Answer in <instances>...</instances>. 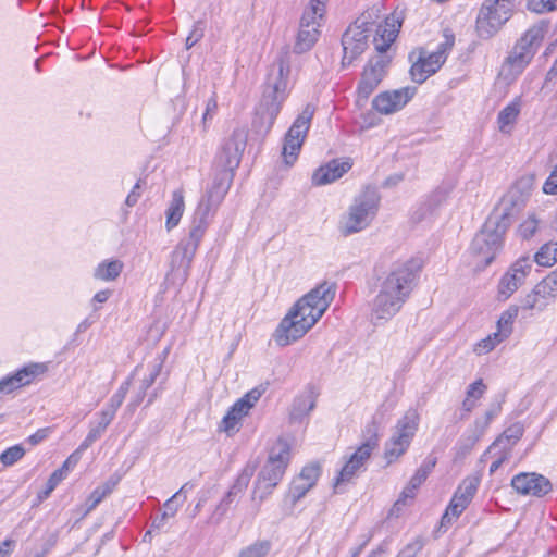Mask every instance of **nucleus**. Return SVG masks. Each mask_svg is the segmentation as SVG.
<instances>
[{
	"mask_svg": "<svg viewBox=\"0 0 557 557\" xmlns=\"http://www.w3.org/2000/svg\"><path fill=\"white\" fill-rule=\"evenodd\" d=\"M377 446V436L374 433L348 459L336 479L335 487L349 482L370 458L372 450Z\"/></svg>",
	"mask_w": 557,
	"mask_h": 557,
	"instance_id": "nucleus-16",
	"label": "nucleus"
},
{
	"mask_svg": "<svg viewBox=\"0 0 557 557\" xmlns=\"http://www.w3.org/2000/svg\"><path fill=\"white\" fill-rule=\"evenodd\" d=\"M436 465L435 457H428L410 479L409 484L412 488H418L426 480Z\"/></svg>",
	"mask_w": 557,
	"mask_h": 557,
	"instance_id": "nucleus-41",
	"label": "nucleus"
},
{
	"mask_svg": "<svg viewBox=\"0 0 557 557\" xmlns=\"http://www.w3.org/2000/svg\"><path fill=\"white\" fill-rule=\"evenodd\" d=\"M240 422L242 420L235 413L232 414V409H230L221 421L219 430L227 435H233L239 431Z\"/></svg>",
	"mask_w": 557,
	"mask_h": 557,
	"instance_id": "nucleus-48",
	"label": "nucleus"
},
{
	"mask_svg": "<svg viewBox=\"0 0 557 557\" xmlns=\"http://www.w3.org/2000/svg\"><path fill=\"white\" fill-rule=\"evenodd\" d=\"M478 490V480L467 478L456 490L446 511L442 516L441 525L447 527L457 519L471 503Z\"/></svg>",
	"mask_w": 557,
	"mask_h": 557,
	"instance_id": "nucleus-12",
	"label": "nucleus"
},
{
	"mask_svg": "<svg viewBox=\"0 0 557 557\" xmlns=\"http://www.w3.org/2000/svg\"><path fill=\"white\" fill-rule=\"evenodd\" d=\"M289 445L284 440H277L272 446L267 462H271L276 466H282L283 469L287 468L289 462Z\"/></svg>",
	"mask_w": 557,
	"mask_h": 557,
	"instance_id": "nucleus-34",
	"label": "nucleus"
},
{
	"mask_svg": "<svg viewBox=\"0 0 557 557\" xmlns=\"http://www.w3.org/2000/svg\"><path fill=\"white\" fill-rule=\"evenodd\" d=\"M486 389L485 384L482 380H478L474 383L470 384L467 391L468 397L480 398Z\"/></svg>",
	"mask_w": 557,
	"mask_h": 557,
	"instance_id": "nucleus-61",
	"label": "nucleus"
},
{
	"mask_svg": "<svg viewBox=\"0 0 557 557\" xmlns=\"http://www.w3.org/2000/svg\"><path fill=\"white\" fill-rule=\"evenodd\" d=\"M419 425V414L416 410H408L398 420L391 440L385 445V458L388 462L396 460L408 449Z\"/></svg>",
	"mask_w": 557,
	"mask_h": 557,
	"instance_id": "nucleus-8",
	"label": "nucleus"
},
{
	"mask_svg": "<svg viewBox=\"0 0 557 557\" xmlns=\"http://www.w3.org/2000/svg\"><path fill=\"white\" fill-rule=\"evenodd\" d=\"M417 272L412 261L394 264L381 284L375 297L373 315L377 320H388L395 315L411 294Z\"/></svg>",
	"mask_w": 557,
	"mask_h": 557,
	"instance_id": "nucleus-3",
	"label": "nucleus"
},
{
	"mask_svg": "<svg viewBox=\"0 0 557 557\" xmlns=\"http://www.w3.org/2000/svg\"><path fill=\"white\" fill-rule=\"evenodd\" d=\"M488 425L490 423L483 417L478 418L474 421L472 429L470 430V435L475 437L476 440H480L485 433Z\"/></svg>",
	"mask_w": 557,
	"mask_h": 557,
	"instance_id": "nucleus-60",
	"label": "nucleus"
},
{
	"mask_svg": "<svg viewBox=\"0 0 557 557\" xmlns=\"http://www.w3.org/2000/svg\"><path fill=\"white\" fill-rule=\"evenodd\" d=\"M189 483H185L180 491H177L171 498L164 503L165 510L163 511L164 517H174L177 512L180 505L186 500V493L189 490Z\"/></svg>",
	"mask_w": 557,
	"mask_h": 557,
	"instance_id": "nucleus-40",
	"label": "nucleus"
},
{
	"mask_svg": "<svg viewBox=\"0 0 557 557\" xmlns=\"http://www.w3.org/2000/svg\"><path fill=\"white\" fill-rule=\"evenodd\" d=\"M370 22L363 14L361 18L350 26L342 37V45L344 57L342 60L343 65L351 64L368 47Z\"/></svg>",
	"mask_w": 557,
	"mask_h": 557,
	"instance_id": "nucleus-10",
	"label": "nucleus"
},
{
	"mask_svg": "<svg viewBox=\"0 0 557 557\" xmlns=\"http://www.w3.org/2000/svg\"><path fill=\"white\" fill-rule=\"evenodd\" d=\"M534 260L542 267H552L557 262V243H546L534 255Z\"/></svg>",
	"mask_w": 557,
	"mask_h": 557,
	"instance_id": "nucleus-38",
	"label": "nucleus"
},
{
	"mask_svg": "<svg viewBox=\"0 0 557 557\" xmlns=\"http://www.w3.org/2000/svg\"><path fill=\"white\" fill-rule=\"evenodd\" d=\"M445 61V57L442 53L433 51L425 55L424 52H420L417 62L410 69L412 79L419 84L423 83L428 77L436 73Z\"/></svg>",
	"mask_w": 557,
	"mask_h": 557,
	"instance_id": "nucleus-22",
	"label": "nucleus"
},
{
	"mask_svg": "<svg viewBox=\"0 0 557 557\" xmlns=\"http://www.w3.org/2000/svg\"><path fill=\"white\" fill-rule=\"evenodd\" d=\"M256 471V465L248 463L244 467L239 475L237 476L235 483L232 485L230 491L226 493V495L223 497V499L216 506L213 518H216V521L219 522L222 517L230 509L231 504L235 500V498L244 493V491L248 487L249 482L255 474Z\"/></svg>",
	"mask_w": 557,
	"mask_h": 557,
	"instance_id": "nucleus-21",
	"label": "nucleus"
},
{
	"mask_svg": "<svg viewBox=\"0 0 557 557\" xmlns=\"http://www.w3.org/2000/svg\"><path fill=\"white\" fill-rule=\"evenodd\" d=\"M115 414L107 409H102L99 412V421L97 422L103 430H107V428L110 425V423L113 421Z\"/></svg>",
	"mask_w": 557,
	"mask_h": 557,
	"instance_id": "nucleus-63",
	"label": "nucleus"
},
{
	"mask_svg": "<svg viewBox=\"0 0 557 557\" xmlns=\"http://www.w3.org/2000/svg\"><path fill=\"white\" fill-rule=\"evenodd\" d=\"M314 112L315 107L308 103L286 133L282 156L287 165L294 164L297 160L304 140L310 128Z\"/></svg>",
	"mask_w": 557,
	"mask_h": 557,
	"instance_id": "nucleus-9",
	"label": "nucleus"
},
{
	"mask_svg": "<svg viewBox=\"0 0 557 557\" xmlns=\"http://www.w3.org/2000/svg\"><path fill=\"white\" fill-rule=\"evenodd\" d=\"M391 59L385 54L372 57L364 66L358 85V99L368 100L370 95L377 88L384 76Z\"/></svg>",
	"mask_w": 557,
	"mask_h": 557,
	"instance_id": "nucleus-11",
	"label": "nucleus"
},
{
	"mask_svg": "<svg viewBox=\"0 0 557 557\" xmlns=\"http://www.w3.org/2000/svg\"><path fill=\"white\" fill-rule=\"evenodd\" d=\"M380 195L375 188L367 187L358 197L339 222V231L347 236L366 228L376 215Z\"/></svg>",
	"mask_w": 557,
	"mask_h": 557,
	"instance_id": "nucleus-6",
	"label": "nucleus"
},
{
	"mask_svg": "<svg viewBox=\"0 0 557 557\" xmlns=\"http://www.w3.org/2000/svg\"><path fill=\"white\" fill-rule=\"evenodd\" d=\"M547 32L548 24L543 21L530 27L505 59L500 76L508 82L516 79L533 59Z\"/></svg>",
	"mask_w": 557,
	"mask_h": 557,
	"instance_id": "nucleus-5",
	"label": "nucleus"
},
{
	"mask_svg": "<svg viewBox=\"0 0 557 557\" xmlns=\"http://www.w3.org/2000/svg\"><path fill=\"white\" fill-rule=\"evenodd\" d=\"M504 339H506L505 336H503L499 332H495V333L488 335L486 338L480 341L475 345L474 351L478 355H485V354L490 352L491 350H493L495 348V346L498 345L499 343H502Z\"/></svg>",
	"mask_w": 557,
	"mask_h": 557,
	"instance_id": "nucleus-43",
	"label": "nucleus"
},
{
	"mask_svg": "<svg viewBox=\"0 0 557 557\" xmlns=\"http://www.w3.org/2000/svg\"><path fill=\"white\" fill-rule=\"evenodd\" d=\"M120 482L119 475L110 476L106 482L96 487L86 500L85 515L92 511L107 496H109Z\"/></svg>",
	"mask_w": 557,
	"mask_h": 557,
	"instance_id": "nucleus-27",
	"label": "nucleus"
},
{
	"mask_svg": "<svg viewBox=\"0 0 557 557\" xmlns=\"http://www.w3.org/2000/svg\"><path fill=\"white\" fill-rule=\"evenodd\" d=\"M106 432L98 423H91L89 432L86 436V438L83 441V443L79 445L76 453L86 450L89 448L94 442H96L98 438L102 436V434Z\"/></svg>",
	"mask_w": 557,
	"mask_h": 557,
	"instance_id": "nucleus-50",
	"label": "nucleus"
},
{
	"mask_svg": "<svg viewBox=\"0 0 557 557\" xmlns=\"http://www.w3.org/2000/svg\"><path fill=\"white\" fill-rule=\"evenodd\" d=\"M523 425L520 423H515L507 428L488 447L487 454H491L498 449V447L509 446L510 450L512 446L521 438L523 435Z\"/></svg>",
	"mask_w": 557,
	"mask_h": 557,
	"instance_id": "nucleus-29",
	"label": "nucleus"
},
{
	"mask_svg": "<svg viewBox=\"0 0 557 557\" xmlns=\"http://www.w3.org/2000/svg\"><path fill=\"white\" fill-rule=\"evenodd\" d=\"M262 393L263 389L261 388H253L250 392H248L231 407L232 414L235 413L237 418L243 420V418L249 413V410L260 399Z\"/></svg>",
	"mask_w": 557,
	"mask_h": 557,
	"instance_id": "nucleus-31",
	"label": "nucleus"
},
{
	"mask_svg": "<svg viewBox=\"0 0 557 557\" xmlns=\"http://www.w3.org/2000/svg\"><path fill=\"white\" fill-rule=\"evenodd\" d=\"M139 188H140V181L135 184L132 191L126 197L125 202L127 206L133 207L137 203L139 197H140L139 193L137 191Z\"/></svg>",
	"mask_w": 557,
	"mask_h": 557,
	"instance_id": "nucleus-64",
	"label": "nucleus"
},
{
	"mask_svg": "<svg viewBox=\"0 0 557 557\" xmlns=\"http://www.w3.org/2000/svg\"><path fill=\"white\" fill-rule=\"evenodd\" d=\"M326 300L320 301V304L315 307L309 306L308 304H301V298L295 304L290 312H294L299 315L301 321H307L308 319L314 320V324L319 321V319L325 312Z\"/></svg>",
	"mask_w": 557,
	"mask_h": 557,
	"instance_id": "nucleus-32",
	"label": "nucleus"
},
{
	"mask_svg": "<svg viewBox=\"0 0 557 557\" xmlns=\"http://www.w3.org/2000/svg\"><path fill=\"white\" fill-rule=\"evenodd\" d=\"M327 0H311L309 7L305 10L300 23L320 25L325 12V3Z\"/></svg>",
	"mask_w": 557,
	"mask_h": 557,
	"instance_id": "nucleus-37",
	"label": "nucleus"
},
{
	"mask_svg": "<svg viewBox=\"0 0 557 557\" xmlns=\"http://www.w3.org/2000/svg\"><path fill=\"white\" fill-rule=\"evenodd\" d=\"M205 35L203 23L198 21L194 24L191 32L186 38V49L194 47Z\"/></svg>",
	"mask_w": 557,
	"mask_h": 557,
	"instance_id": "nucleus-54",
	"label": "nucleus"
},
{
	"mask_svg": "<svg viewBox=\"0 0 557 557\" xmlns=\"http://www.w3.org/2000/svg\"><path fill=\"white\" fill-rule=\"evenodd\" d=\"M65 479V473L63 469L55 470L50 478L47 481V487L44 492V496L47 497L55 487L57 485Z\"/></svg>",
	"mask_w": 557,
	"mask_h": 557,
	"instance_id": "nucleus-58",
	"label": "nucleus"
},
{
	"mask_svg": "<svg viewBox=\"0 0 557 557\" xmlns=\"http://www.w3.org/2000/svg\"><path fill=\"white\" fill-rule=\"evenodd\" d=\"M498 448H499V451L495 453V460L492 462V465L490 467L491 474H493L496 470H498L500 468V466L505 461H507L511 456L509 446H503V447H498Z\"/></svg>",
	"mask_w": 557,
	"mask_h": 557,
	"instance_id": "nucleus-55",
	"label": "nucleus"
},
{
	"mask_svg": "<svg viewBox=\"0 0 557 557\" xmlns=\"http://www.w3.org/2000/svg\"><path fill=\"white\" fill-rule=\"evenodd\" d=\"M129 381L124 382L117 392L110 398L108 405L104 409L111 411L112 413L116 414L117 409L123 404L125 396L129 389Z\"/></svg>",
	"mask_w": 557,
	"mask_h": 557,
	"instance_id": "nucleus-47",
	"label": "nucleus"
},
{
	"mask_svg": "<svg viewBox=\"0 0 557 557\" xmlns=\"http://www.w3.org/2000/svg\"><path fill=\"white\" fill-rule=\"evenodd\" d=\"M313 325L314 320L301 321L298 314L289 311L277 326L274 339L280 346H287L301 338Z\"/></svg>",
	"mask_w": 557,
	"mask_h": 557,
	"instance_id": "nucleus-14",
	"label": "nucleus"
},
{
	"mask_svg": "<svg viewBox=\"0 0 557 557\" xmlns=\"http://www.w3.org/2000/svg\"><path fill=\"white\" fill-rule=\"evenodd\" d=\"M271 544L269 541H258L239 554L240 557H265L270 552Z\"/></svg>",
	"mask_w": 557,
	"mask_h": 557,
	"instance_id": "nucleus-45",
	"label": "nucleus"
},
{
	"mask_svg": "<svg viewBox=\"0 0 557 557\" xmlns=\"http://www.w3.org/2000/svg\"><path fill=\"white\" fill-rule=\"evenodd\" d=\"M511 486L519 494L535 497H542L552 491L549 480L535 472H522L515 475L511 480Z\"/></svg>",
	"mask_w": 557,
	"mask_h": 557,
	"instance_id": "nucleus-17",
	"label": "nucleus"
},
{
	"mask_svg": "<svg viewBox=\"0 0 557 557\" xmlns=\"http://www.w3.org/2000/svg\"><path fill=\"white\" fill-rule=\"evenodd\" d=\"M400 22L394 16L386 17L385 24L380 25L374 37V46L379 54H384L396 39Z\"/></svg>",
	"mask_w": 557,
	"mask_h": 557,
	"instance_id": "nucleus-24",
	"label": "nucleus"
},
{
	"mask_svg": "<svg viewBox=\"0 0 557 557\" xmlns=\"http://www.w3.org/2000/svg\"><path fill=\"white\" fill-rule=\"evenodd\" d=\"M413 95L414 88L410 87L383 91L373 99L372 107L381 114H392L405 107Z\"/></svg>",
	"mask_w": 557,
	"mask_h": 557,
	"instance_id": "nucleus-19",
	"label": "nucleus"
},
{
	"mask_svg": "<svg viewBox=\"0 0 557 557\" xmlns=\"http://www.w3.org/2000/svg\"><path fill=\"white\" fill-rule=\"evenodd\" d=\"M319 26L313 24L300 23V28L295 44V51L302 53L312 48L319 37Z\"/></svg>",
	"mask_w": 557,
	"mask_h": 557,
	"instance_id": "nucleus-28",
	"label": "nucleus"
},
{
	"mask_svg": "<svg viewBox=\"0 0 557 557\" xmlns=\"http://www.w3.org/2000/svg\"><path fill=\"white\" fill-rule=\"evenodd\" d=\"M163 367V359H160L156 364H153L152 370L148 377L144 379L141 382V394L139 395L136 405L139 404L144 396L146 391L154 383L156 379L159 376L161 369Z\"/></svg>",
	"mask_w": 557,
	"mask_h": 557,
	"instance_id": "nucleus-49",
	"label": "nucleus"
},
{
	"mask_svg": "<svg viewBox=\"0 0 557 557\" xmlns=\"http://www.w3.org/2000/svg\"><path fill=\"white\" fill-rule=\"evenodd\" d=\"M511 0H485L476 17L479 37L488 39L510 18Z\"/></svg>",
	"mask_w": 557,
	"mask_h": 557,
	"instance_id": "nucleus-7",
	"label": "nucleus"
},
{
	"mask_svg": "<svg viewBox=\"0 0 557 557\" xmlns=\"http://www.w3.org/2000/svg\"><path fill=\"white\" fill-rule=\"evenodd\" d=\"M47 371L45 363H29L13 375L0 380V394H9L20 387L29 385L37 376Z\"/></svg>",
	"mask_w": 557,
	"mask_h": 557,
	"instance_id": "nucleus-20",
	"label": "nucleus"
},
{
	"mask_svg": "<svg viewBox=\"0 0 557 557\" xmlns=\"http://www.w3.org/2000/svg\"><path fill=\"white\" fill-rule=\"evenodd\" d=\"M537 228V220L534 215L529 216L523 223L519 226L520 235L523 238H530Z\"/></svg>",
	"mask_w": 557,
	"mask_h": 557,
	"instance_id": "nucleus-57",
	"label": "nucleus"
},
{
	"mask_svg": "<svg viewBox=\"0 0 557 557\" xmlns=\"http://www.w3.org/2000/svg\"><path fill=\"white\" fill-rule=\"evenodd\" d=\"M545 194L557 195V168L552 172L543 186Z\"/></svg>",
	"mask_w": 557,
	"mask_h": 557,
	"instance_id": "nucleus-62",
	"label": "nucleus"
},
{
	"mask_svg": "<svg viewBox=\"0 0 557 557\" xmlns=\"http://www.w3.org/2000/svg\"><path fill=\"white\" fill-rule=\"evenodd\" d=\"M536 293L548 302L557 297V269L535 285Z\"/></svg>",
	"mask_w": 557,
	"mask_h": 557,
	"instance_id": "nucleus-36",
	"label": "nucleus"
},
{
	"mask_svg": "<svg viewBox=\"0 0 557 557\" xmlns=\"http://www.w3.org/2000/svg\"><path fill=\"white\" fill-rule=\"evenodd\" d=\"M246 147V134L242 129H235L222 147L218 157L220 172H228L233 175L234 170L239 165L242 154Z\"/></svg>",
	"mask_w": 557,
	"mask_h": 557,
	"instance_id": "nucleus-13",
	"label": "nucleus"
},
{
	"mask_svg": "<svg viewBox=\"0 0 557 557\" xmlns=\"http://www.w3.org/2000/svg\"><path fill=\"white\" fill-rule=\"evenodd\" d=\"M443 39L444 40L438 45L435 52L442 53L446 60L449 51L455 45V35L450 29L445 28L443 32Z\"/></svg>",
	"mask_w": 557,
	"mask_h": 557,
	"instance_id": "nucleus-52",
	"label": "nucleus"
},
{
	"mask_svg": "<svg viewBox=\"0 0 557 557\" xmlns=\"http://www.w3.org/2000/svg\"><path fill=\"white\" fill-rule=\"evenodd\" d=\"M335 285L329 282H323L319 284L315 288L310 290L301 298V304H308L310 307L315 305L318 306L320 301L326 300L325 311L334 299L335 296Z\"/></svg>",
	"mask_w": 557,
	"mask_h": 557,
	"instance_id": "nucleus-26",
	"label": "nucleus"
},
{
	"mask_svg": "<svg viewBox=\"0 0 557 557\" xmlns=\"http://www.w3.org/2000/svg\"><path fill=\"white\" fill-rule=\"evenodd\" d=\"M232 183V174L219 172L212 186L200 199L191 219L188 234L176 245L171 256V272L184 283L188 275L193 259L209 226V216L213 215L222 203Z\"/></svg>",
	"mask_w": 557,
	"mask_h": 557,
	"instance_id": "nucleus-1",
	"label": "nucleus"
},
{
	"mask_svg": "<svg viewBox=\"0 0 557 557\" xmlns=\"http://www.w3.org/2000/svg\"><path fill=\"white\" fill-rule=\"evenodd\" d=\"M314 407L315 401L311 395L298 397L293 404L290 420L301 421Z\"/></svg>",
	"mask_w": 557,
	"mask_h": 557,
	"instance_id": "nucleus-35",
	"label": "nucleus"
},
{
	"mask_svg": "<svg viewBox=\"0 0 557 557\" xmlns=\"http://www.w3.org/2000/svg\"><path fill=\"white\" fill-rule=\"evenodd\" d=\"M522 200L517 191L508 193L500 201L497 212L491 215L475 234L470 252L478 267H487L503 245V237L512 218L520 210Z\"/></svg>",
	"mask_w": 557,
	"mask_h": 557,
	"instance_id": "nucleus-2",
	"label": "nucleus"
},
{
	"mask_svg": "<svg viewBox=\"0 0 557 557\" xmlns=\"http://www.w3.org/2000/svg\"><path fill=\"white\" fill-rule=\"evenodd\" d=\"M521 106L520 100L516 99L508 106H506L499 113L497 117L498 127L502 133L508 134L510 133L511 126L518 119L520 113Z\"/></svg>",
	"mask_w": 557,
	"mask_h": 557,
	"instance_id": "nucleus-30",
	"label": "nucleus"
},
{
	"mask_svg": "<svg viewBox=\"0 0 557 557\" xmlns=\"http://www.w3.org/2000/svg\"><path fill=\"white\" fill-rule=\"evenodd\" d=\"M313 486L310 483L305 482L300 478H296L289 487L288 496L292 499V503L295 504L300 498H302Z\"/></svg>",
	"mask_w": 557,
	"mask_h": 557,
	"instance_id": "nucleus-44",
	"label": "nucleus"
},
{
	"mask_svg": "<svg viewBox=\"0 0 557 557\" xmlns=\"http://www.w3.org/2000/svg\"><path fill=\"white\" fill-rule=\"evenodd\" d=\"M352 166L350 159L339 160L334 159L331 160L323 166H320L312 176V181L315 185H325L330 184L338 178H341L346 172H348Z\"/></svg>",
	"mask_w": 557,
	"mask_h": 557,
	"instance_id": "nucleus-23",
	"label": "nucleus"
},
{
	"mask_svg": "<svg viewBox=\"0 0 557 557\" xmlns=\"http://www.w3.org/2000/svg\"><path fill=\"white\" fill-rule=\"evenodd\" d=\"M285 470L282 466L265 462L255 482L252 499H259L261 503L272 494L275 486L282 480Z\"/></svg>",
	"mask_w": 557,
	"mask_h": 557,
	"instance_id": "nucleus-18",
	"label": "nucleus"
},
{
	"mask_svg": "<svg viewBox=\"0 0 557 557\" xmlns=\"http://www.w3.org/2000/svg\"><path fill=\"white\" fill-rule=\"evenodd\" d=\"M422 547L423 541L417 539L412 543H409L403 550H400L397 557H416Z\"/></svg>",
	"mask_w": 557,
	"mask_h": 557,
	"instance_id": "nucleus-59",
	"label": "nucleus"
},
{
	"mask_svg": "<svg viewBox=\"0 0 557 557\" xmlns=\"http://www.w3.org/2000/svg\"><path fill=\"white\" fill-rule=\"evenodd\" d=\"M528 9L536 13L554 11L557 9V0H529Z\"/></svg>",
	"mask_w": 557,
	"mask_h": 557,
	"instance_id": "nucleus-51",
	"label": "nucleus"
},
{
	"mask_svg": "<svg viewBox=\"0 0 557 557\" xmlns=\"http://www.w3.org/2000/svg\"><path fill=\"white\" fill-rule=\"evenodd\" d=\"M25 449L22 445L9 447L0 455V461L3 466H12L23 458Z\"/></svg>",
	"mask_w": 557,
	"mask_h": 557,
	"instance_id": "nucleus-46",
	"label": "nucleus"
},
{
	"mask_svg": "<svg viewBox=\"0 0 557 557\" xmlns=\"http://www.w3.org/2000/svg\"><path fill=\"white\" fill-rule=\"evenodd\" d=\"M320 476V467L319 465H309L306 466L298 478L302 479L305 482L310 483V485L314 486L317 480Z\"/></svg>",
	"mask_w": 557,
	"mask_h": 557,
	"instance_id": "nucleus-53",
	"label": "nucleus"
},
{
	"mask_svg": "<svg viewBox=\"0 0 557 557\" xmlns=\"http://www.w3.org/2000/svg\"><path fill=\"white\" fill-rule=\"evenodd\" d=\"M185 211V200L184 194L182 189L174 190L172 193V199L169 203V207L165 211L166 221L165 228L168 231L176 227L184 214Z\"/></svg>",
	"mask_w": 557,
	"mask_h": 557,
	"instance_id": "nucleus-25",
	"label": "nucleus"
},
{
	"mask_svg": "<svg viewBox=\"0 0 557 557\" xmlns=\"http://www.w3.org/2000/svg\"><path fill=\"white\" fill-rule=\"evenodd\" d=\"M479 440H476L475 437L471 436L470 434L466 437H463L460 443H459V446L457 448V451H456V458H463L465 456H467L471 449L474 447V445L476 444Z\"/></svg>",
	"mask_w": 557,
	"mask_h": 557,
	"instance_id": "nucleus-56",
	"label": "nucleus"
},
{
	"mask_svg": "<svg viewBox=\"0 0 557 557\" xmlns=\"http://www.w3.org/2000/svg\"><path fill=\"white\" fill-rule=\"evenodd\" d=\"M289 65V52L284 51L271 69L262 100L257 110V117L253 122L260 133H268L272 128L281 111V106L287 97Z\"/></svg>",
	"mask_w": 557,
	"mask_h": 557,
	"instance_id": "nucleus-4",
	"label": "nucleus"
},
{
	"mask_svg": "<svg viewBox=\"0 0 557 557\" xmlns=\"http://www.w3.org/2000/svg\"><path fill=\"white\" fill-rule=\"evenodd\" d=\"M519 307L510 306L506 311H504L497 322V332H499L506 338L512 332V323L515 319L518 317Z\"/></svg>",
	"mask_w": 557,
	"mask_h": 557,
	"instance_id": "nucleus-39",
	"label": "nucleus"
},
{
	"mask_svg": "<svg viewBox=\"0 0 557 557\" xmlns=\"http://www.w3.org/2000/svg\"><path fill=\"white\" fill-rule=\"evenodd\" d=\"M532 268V260L523 257L517 260L504 274L498 284L499 298L508 299L525 281Z\"/></svg>",
	"mask_w": 557,
	"mask_h": 557,
	"instance_id": "nucleus-15",
	"label": "nucleus"
},
{
	"mask_svg": "<svg viewBox=\"0 0 557 557\" xmlns=\"http://www.w3.org/2000/svg\"><path fill=\"white\" fill-rule=\"evenodd\" d=\"M548 304L545 298H542L541 295L536 293V287H534L533 290L522 299L521 308L524 310L542 311Z\"/></svg>",
	"mask_w": 557,
	"mask_h": 557,
	"instance_id": "nucleus-42",
	"label": "nucleus"
},
{
	"mask_svg": "<svg viewBox=\"0 0 557 557\" xmlns=\"http://www.w3.org/2000/svg\"><path fill=\"white\" fill-rule=\"evenodd\" d=\"M123 267L120 260L103 261L95 269L94 277L100 281H114L120 276Z\"/></svg>",
	"mask_w": 557,
	"mask_h": 557,
	"instance_id": "nucleus-33",
	"label": "nucleus"
}]
</instances>
